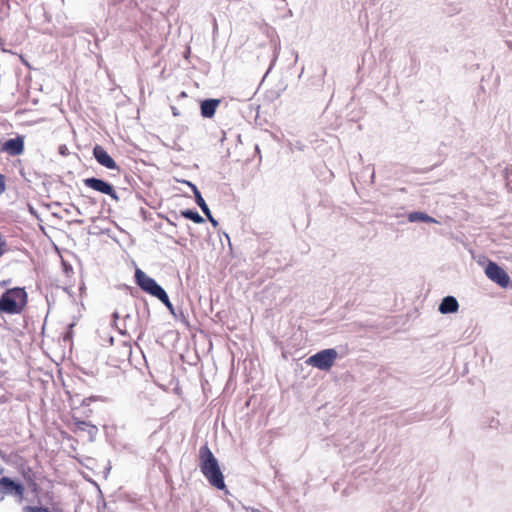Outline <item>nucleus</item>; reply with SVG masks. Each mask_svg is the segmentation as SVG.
<instances>
[{
	"label": "nucleus",
	"mask_w": 512,
	"mask_h": 512,
	"mask_svg": "<svg viewBox=\"0 0 512 512\" xmlns=\"http://www.w3.org/2000/svg\"><path fill=\"white\" fill-rule=\"evenodd\" d=\"M186 227H187L188 230L191 229L190 225H188V224H186Z\"/></svg>",
	"instance_id": "61"
},
{
	"label": "nucleus",
	"mask_w": 512,
	"mask_h": 512,
	"mask_svg": "<svg viewBox=\"0 0 512 512\" xmlns=\"http://www.w3.org/2000/svg\"><path fill=\"white\" fill-rule=\"evenodd\" d=\"M71 223L77 224V225H82L84 223V220L83 219H75Z\"/></svg>",
	"instance_id": "42"
},
{
	"label": "nucleus",
	"mask_w": 512,
	"mask_h": 512,
	"mask_svg": "<svg viewBox=\"0 0 512 512\" xmlns=\"http://www.w3.org/2000/svg\"><path fill=\"white\" fill-rule=\"evenodd\" d=\"M118 332L122 335V336H127L128 333H127V330L126 329H121V328H118L116 327Z\"/></svg>",
	"instance_id": "41"
},
{
	"label": "nucleus",
	"mask_w": 512,
	"mask_h": 512,
	"mask_svg": "<svg viewBox=\"0 0 512 512\" xmlns=\"http://www.w3.org/2000/svg\"><path fill=\"white\" fill-rule=\"evenodd\" d=\"M83 184L96 192L108 195L116 202L120 200L115 187L105 179L92 176L83 179Z\"/></svg>",
	"instance_id": "7"
},
{
	"label": "nucleus",
	"mask_w": 512,
	"mask_h": 512,
	"mask_svg": "<svg viewBox=\"0 0 512 512\" xmlns=\"http://www.w3.org/2000/svg\"><path fill=\"white\" fill-rule=\"evenodd\" d=\"M83 290H85V286H84V285H82V286L80 287V291H83Z\"/></svg>",
	"instance_id": "59"
},
{
	"label": "nucleus",
	"mask_w": 512,
	"mask_h": 512,
	"mask_svg": "<svg viewBox=\"0 0 512 512\" xmlns=\"http://www.w3.org/2000/svg\"><path fill=\"white\" fill-rule=\"evenodd\" d=\"M187 97V93L185 91H181L178 95V99L180 98H186Z\"/></svg>",
	"instance_id": "44"
},
{
	"label": "nucleus",
	"mask_w": 512,
	"mask_h": 512,
	"mask_svg": "<svg viewBox=\"0 0 512 512\" xmlns=\"http://www.w3.org/2000/svg\"><path fill=\"white\" fill-rule=\"evenodd\" d=\"M171 111H172L173 116H175V117L180 115L179 110L175 106H171Z\"/></svg>",
	"instance_id": "38"
},
{
	"label": "nucleus",
	"mask_w": 512,
	"mask_h": 512,
	"mask_svg": "<svg viewBox=\"0 0 512 512\" xmlns=\"http://www.w3.org/2000/svg\"><path fill=\"white\" fill-rule=\"evenodd\" d=\"M4 497H5V495H3V494L0 495V502L3 501Z\"/></svg>",
	"instance_id": "57"
},
{
	"label": "nucleus",
	"mask_w": 512,
	"mask_h": 512,
	"mask_svg": "<svg viewBox=\"0 0 512 512\" xmlns=\"http://www.w3.org/2000/svg\"><path fill=\"white\" fill-rule=\"evenodd\" d=\"M24 477L26 478V480H27V482H28V485H29L30 487H32V490H33V491H37V490H38V488H39L38 484H37V483H36L32 478H30V477L28 478V477L26 476V473H24Z\"/></svg>",
	"instance_id": "28"
},
{
	"label": "nucleus",
	"mask_w": 512,
	"mask_h": 512,
	"mask_svg": "<svg viewBox=\"0 0 512 512\" xmlns=\"http://www.w3.org/2000/svg\"><path fill=\"white\" fill-rule=\"evenodd\" d=\"M189 188L191 189L193 195H194V198L201 195V192L200 190L198 189V187L192 182L189 184Z\"/></svg>",
	"instance_id": "32"
},
{
	"label": "nucleus",
	"mask_w": 512,
	"mask_h": 512,
	"mask_svg": "<svg viewBox=\"0 0 512 512\" xmlns=\"http://www.w3.org/2000/svg\"><path fill=\"white\" fill-rule=\"evenodd\" d=\"M110 470H111V466H110V465H109L108 467H106V468H105V470H104V472H103V473H104V477H105V478H107V476H108V474H109Z\"/></svg>",
	"instance_id": "43"
},
{
	"label": "nucleus",
	"mask_w": 512,
	"mask_h": 512,
	"mask_svg": "<svg viewBox=\"0 0 512 512\" xmlns=\"http://www.w3.org/2000/svg\"><path fill=\"white\" fill-rule=\"evenodd\" d=\"M8 243L5 236L0 232V258L8 252Z\"/></svg>",
	"instance_id": "20"
},
{
	"label": "nucleus",
	"mask_w": 512,
	"mask_h": 512,
	"mask_svg": "<svg viewBox=\"0 0 512 512\" xmlns=\"http://www.w3.org/2000/svg\"><path fill=\"white\" fill-rule=\"evenodd\" d=\"M158 217L162 218V219H165L166 216H164L163 214L159 213L158 214Z\"/></svg>",
	"instance_id": "54"
},
{
	"label": "nucleus",
	"mask_w": 512,
	"mask_h": 512,
	"mask_svg": "<svg viewBox=\"0 0 512 512\" xmlns=\"http://www.w3.org/2000/svg\"><path fill=\"white\" fill-rule=\"evenodd\" d=\"M79 395H76L75 398H71V409L73 411L81 409V417L89 418L93 414V410L90 408L92 402L97 400H104L102 396L91 395L89 397L78 399Z\"/></svg>",
	"instance_id": "8"
},
{
	"label": "nucleus",
	"mask_w": 512,
	"mask_h": 512,
	"mask_svg": "<svg viewBox=\"0 0 512 512\" xmlns=\"http://www.w3.org/2000/svg\"><path fill=\"white\" fill-rule=\"evenodd\" d=\"M0 457H4V453L2 452L1 449H0Z\"/></svg>",
	"instance_id": "60"
},
{
	"label": "nucleus",
	"mask_w": 512,
	"mask_h": 512,
	"mask_svg": "<svg viewBox=\"0 0 512 512\" xmlns=\"http://www.w3.org/2000/svg\"><path fill=\"white\" fill-rule=\"evenodd\" d=\"M25 486L23 482L14 477L2 476L0 478V494L13 496L17 502L21 503L24 499Z\"/></svg>",
	"instance_id": "5"
},
{
	"label": "nucleus",
	"mask_w": 512,
	"mask_h": 512,
	"mask_svg": "<svg viewBox=\"0 0 512 512\" xmlns=\"http://www.w3.org/2000/svg\"><path fill=\"white\" fill-rule=\"evenodd\" d=\"M407 219L411 223H438V221L423 211H412L408 213Z\"/></svg>",
	"instance_id": "15"
},
{
	"label": "nucleus",
	"mask_w": 512,
	"mask_h": 512,
	"mask_svg": "<svg viewBox=\"0 0 512 512\" xmlns=\"http://www.w3.org/2000/svg\"><path fill=\"white\" fill-rule=\"evenodd\" d=\"M281 1H282V3H284V4H285V2H286L285 0H281Z\"/></svg>",
	"instance_id": "63"
},
{
	"label": "nucleus",
	"mask_w": 512,
	"mask_h": 512,
	"mask_svg": "<svg viewBox=\"0 0 512 512\" xmlns=\"http://www.w3.org/2000/svg\"><path fill=\"white\" fill-rule=\"evenodd\" d=\"M137 328L139 329L140 333H139V337L140 338L144 332H145V328L142 326L141 322H140V312H137Z\"/></svg>",
	"instance_id": "30"
},
{
	"label": "nucleus",
	"mask_w": 512,
	"mask_h": 512,
	"mask_svg": "<svg viewBox=\"0 0 512 512\" xmlns=\"http://www.w3.org/2000/svg\"><path fill=\"white\" fill-rule=\"evenodd\" d=\"M131 179H133L131 176H128V175H126V176H125V180H126L129 184H131Z\"/></svg>",
	"instance_id": "47"
},
{
	"label": "nucleus",
	"mask_w": 512,
	"mask_h": 512,
	"mask_svg": "<svg viewBox=\"0 0 512 512\" xmlns=\"http://www.w3.org/2000/svg\"><path fill=\"white\" fill-rule=\"evenodd\" d=\"M22 512H52L48 507L43 505H25Z\"/></svg>",
	"instance_id": "17"
},
{
	"label": "nucleus",
	"mask_w": 512,
	"mask_h": 512,
	"mask_svg": "<svg viewBox=\"0 0 512 512\" xmlns=\"http://www.w3.org/2000/svg\"><path fill=\"white\" fill-rule=\"evenodd\" d=\"M69 207L75 209V211L77 212L78 215H82V211L79 209V207H77L75 204L73 203H70L69 204Z\"/></svg>",
	"instance_id": "37"
},
{
	"label": "nucleus",
	"mask_w": 512,
	"mask_h": 512,
	"mask_svg": "<svg viewBox=\"0 0 512 512\" xmlns=\"http://www.w3.org/2000/svg\"><path fill=\"white\" fill-rule=\"evenodd\" d=\"M504 176H505V179L507 181V186L510 185V182L512 181L511 180V177H512V165H508L505 170H504Z\"/></svg>",
	"instance_id": "23"
},
{
	"label": "nucleus",
	"mask_w": 512,
	"mask_h": 512,
	"mask_svg": "<svg viewBox=\"0 0 512 512\" xmlns=\"http://www.w3.org/2000/svg\"><path fill=\"white\" fill-rule=\"evenodd\" d=\"M205 216H206L207 220L211 223V225H212L215 229H217V228H218V226H219V222H218V220H216V219L213 217L212 213L210 212V213H208V215H205Z\"/></svg>",
	"instance_id": "27"
},
{
	"label": "nucleus",
	"mask_w": 512,
	"mask_h": 512,
	"mask_svg": "<svg viewBox=\"0 0 512 512\" xmlns=\"http://www.w3.org/2000/svg\"><path fill=\"white\" fill-rule=\"evenodd\" d=\"M64 291L67 292L68 294H70V289L68 287H65Z\"/></svg>",
	"instance_id": "53"
},
{
	"label": "nucleus",
	"mask_w": 512,
	"mask_h": 512,
	"mask_svg": "<svg viewBox=\"0 0 512 512\" xmlns=\"http://www.w3.org/2000/svg\"><path fill=\"white\" fill-rule=\"evenodd\" d=\"M251 512H262L260 509L257 508H251Z\"/></svg>",
	"instance_id": "50"
},
{
	"label": "nucleus",
	"mask_w": 512,
	"mask_h": 512,
	"mask_svg": "<svg viewBox=\"0 0 512 512\" xmlns=\"http://www.w3.org/2000/svg\"><path fill=\"white\" fill-rule=\"evenodd\" d=\"M61 265H62V270L66 275H69L70 273L73 272V267L69 262L62 260Z\"/></svg>",
	"instance_id": "22"
},
{
	"label": "nucleus",
	"mask_w": 512,
	"mask_h": 512,
	"mask_svg": "<svg viewBox=\"0 0 512 512\" xmlns=\"http://www.w3.org/2000/svg\"><path fill=\"white\" fill-rule=\"evenodd\" d=\"M500 425V422L498 419H495V418H492L490 423H489V427L492 428V429H498Z\"/></svg>",
	"instance_id": "33"
},
{
	"label": "nucleus",
	"mask_w": 512,
	"mask_h": 512,
	"mask_svg": "<svg viewBox=\"0 0 512 512\" xmlns=\"http://www.w3.org/2000/svg\"><path fill=\"white\" fill-rule=\"evenodd\" d=\"M72 421L75 426L72 429L74 433L86 432L88 434L89 442H94L96 440L98 434V428L96 425L92 424L90 421L77 417L75 414L72 415Z\"/></svg>",
	"instance_id": "10"
},
{
	"label": "nucleus",
	"mask_w": 512,
	"mask_h": 512,
	"mask_svg": "<svg viewBox=\"0 0 512 512\" xmlns=\"http://www.w3.org/2000/svg\"><path fill=\"white\" fill-rule=\"evenodd\" d=\"M170 214H171L172 218L165 217V220L167 221V223L169 225H171L173 227H176V223H175V221L173 219L177 220L179 218V215L175 211H172Z\"/></svg>",
	"instance_id": "24"
},
{
	"label": "nucleus",
	"mask_w": 512,
	"mask_h": 512,
	"mask_svg": "<svg viewBox=\"0 0 512 512\" xmlns=\"http://www.w3.org/2000/svg\"><path fill=\"white\" fill-rule=\"evenodd\" d=\"M43 15L45 17V20L47 22H50L51 21V15H49L44 9H43Z\"/></svg>",
	"instance_id": "40"
},
{
	"label": "nucleus",
	"mask_w": 512,
	"mask_h": 512,
	"mask_svg": "<svg viewBox=\"0 0 512 512\" xmlns=\"http://www.w3.org/2000/svg\"><path fill=\"white\" fill-rule=\"evenodd\" d=\"M130 319H131V315H130V314H126V315L124 316V320H125V321H126V320H130Z\"/></svg>",
	"instance_id": "49"
},
{
	"label": "nucleus",
	"mask_w": 512,
	"mask_h": 512,
	"mask_svg": "<svg viewBox=\"0 0 512 512\" xmlns=\"http://www.w3.org/2000/svg\"><path fill=\"white\" fill-rule=\"evenodd\" d=\"M195 203L199 206V208L201 209V211L203 212L204 215H208V213L211 212L209 206L207 205L206 201L204 200L202 194L195 197Z\"/></svg>",
	"instance_id": "18"
},
{
	"label": "nucleus",
	"mask_w": 512,
	"mask_h": 512,
	"mask_svg": "<svg viewBox=\"0 0 512 512\" xmlns=\"http://www.w3.org/2000/svg\"><path fill=\"white\" fill-rule=\"evenodd\" d=\"M125 288L130 292V294H131L133 297H136V296H137L138 291H137L134 287H131V286L125 285Z\"/></svg>",
	"instance_id": "34"
},
{
	"label": "nucleus",
	"mask_w": 512,
	"mask_h": 512,
	"mask_svg": "<svg viewBox=\"0 0 512 512\" xmlns=\"http://www.w3.org/2000/svg\"><path fill=\"white\" fill-rule=\"evenodd\" d=\"M11 283H12V279H11V278L1 280V281H0V287H7V286H9Z\"/></svg>",
	"instance_id": "35"
},
{
	"label": "nucleus",
	"mask_w": 512,
	"mask_h": 512,
	"mask_svg": "<svg viewBox=\"0 0 512 512\" xmlns=\"http://www.w3.org/2000/svg\"><path fill=\"white\" fill-rule=\"evenodd\" d=\"M189 188L191 189L193 195H194V198L201 195V192L200 190L198 189V187L192 182L189 184Z\"/></svg>",
	"instance_id": "31"
},
{
	"label": "nucleus",
	"mask_w": 512,
	"mask_h": 512,
	"mask_svg": "<svg viewBox=\"0 0 512 512\" xmlns=\"http://www.w3.org/2000/svg\"><path fill=\"white\" fill-rule=\"evenodd\" d=\"M223 234H224V236L227 238V240L230 242L229 235H228L227 233H225V232H224Z\"/></svg>",
	"instance_id": "52"
},
{
	"label": "nucleus",
	"mask_w": 512,
	"mask_h": 512,
	"mask_svg": "<svg viewBox=\"0 0 512 512\" xmlns=\"http://www.w3.org/2000/svg\"><path fill=\"white\" fill-rule=\"evenodd\" d=\"M109 342H110V344L112 345V344H113V342H114V338H113V337H110Z\"/></svg>",
	"instance_id": "55"
},
{
	"label": "nucleus",
	"mask_w": 512,
	"mask_h": 512,
	"mask_svg": "<svg viewBox=\"0 0 512 512\" xmlns=\"http://www.w3.org/2000/svg\"><path fill=\"white\" fill-rule=\"evenodd\" d=\"M120 318V315L117 311H114L112 314H111V319H112V327H117V321L119 320Z\"/></svg>",
	"instance_id": "29"
},
{
	"label": "nucleus",
	"mask_w": 512,
	"mask_h": 512,
	"mask_svg": "<svg viewBox=\"0 0 512 512\" xmlns=\"http://www.w3.org/2000/svg\"><path fill=\"white\" fill-rule=\"evenodd\" d=\"M85 197L87 198L89 204L95 205L97 203V201L94 197H91V196H85Z\"/></svg>",
	"instance_id": "39"
},
{
	"label": "nucleus",
	"mask_w": 512,
	"mask_h": 512,
	"mask_svg": "<svg viewBox=\"0 0 512 512\" xmlns=\"http://www.w3.org/2000/svg\"><path fill=\"white\" fill-rule=\"evenodd\" d=\"M102 206H106V200L105 199H103V201H102Z\"/></svg>",
	"instance_id": "58"
},
{
	"label": "nucleus",
	"mask_w": 512,
	"mask_h": 512,
	"mask_svg": "<svg viewBox=\"0 0 512 512\" xmlns=\"http://www.w3.org/2000/svg\"><path fill=\"white\" fill-rule=\"evenodd\" d=\"M92 154L99 165L110 170L120 171L119 165L103 146L96 144L92 149Z\"/></svg>",
	"instance_id": "9"
},
{
	"label": "nucleus",
	"mask_w": 512,
	"mask_h": 512,
	"mask_svg": "<svg viewBox=\"0 0 512 512\" xmlns=\"http://www.w3.org/2000/svg\"><path fill=\"white\" fill-rule=\"evenodd\" d=\"M24 149V136L21 135L5 140L0 147L1 152H5L10 156H19L23 154Z\"/></svg>",
	"instance_id": "11"
},
{
	"label": "nucleus",
	"mask_w": 512,
	"mask_h": 512,
	"mask_svg": "<svg viewBox=\"0 0 512 512\" xmlns=\"http://www.w3.org/2000/svg\"><path fill=\"white\" fill-rule=\"evenodd\" d=\"M198 459L200 471L209 484L218 490L224 491L225 494H229L219 461L207 443L200 447Z\"/></svg>",
	"instance_id": "1"
},
{
	"label": "nucleus",
	"mask_w": 512,
	"mask_h": 512,
	"mask_svg": "<svg viewBox=\"0 0 512 512\" xmlns=\"http://www.w3.org/2000/svg\"><path fill=\"white\" fill-rule=\"evenodd\" d=\"M337 357L338 352L335 348H327L309 356L305 363L321 371H329L334 365Z\"/></svg>",
	"instance_id": "4"
},
{
	"label": "nucleus",
	"mask_w": 512,
	"mask_h": 512,
	"mask_svg": "<svg viewBox=\"0 0 512 512\" xmlns=\"http://www.w3.org/2000/svg\"><path fill=\"white\" fill-rule=\"evenodd\" d=\"M75 326V323L72 322L70 324H68L67 328H66V331L63 333V341L64 342H69L72 340L73 338V328Z\"/></svg>",
	"instance_id": "19"
},
{
	"label": "nucleus",
	"mask_w": 512,
	"mask_h": 512,
	"mask_svg": "<svg viewBox=\"0 0 512 512\" xmlns=\"http://www.w3.org/2000/svg\"><path fill=\"white\" fill-rule=\"evenodd\" d=\"M180 216L191 220L192 222L196 224H202L205 222V219L203 216L199 214V212L195 208H187L180 211Z\"/></svg>",
	"instance_id": "16"
},
{
	"label": "nucleus",
	"mask_w": 512,
	"mask_h": 512,
	"mask_svg": "<svg viewBox=\"0 0 512 512\" xmlns=\"http://www.w3.org/2000/svg\"><path fill=\"white\" fill-rule=\"evenodd\" d=\"M134 282L144 293L149 294L158 300L166 298L164 296L167 294L166 290L154 278L146 274L139 267L135 268Z\"/></svg>",
	"instance_id": "3"
},
{
	"label": "nucleus",
	"mask_w": 512,
	"mask_h": 512,
	"mask_svg": "<svg viewBox=\"0 0 512 512\" xmlns=\"http://www.w3.org/2000/svg\"><path fill=\"white\" fill-rule=\"evenodd\" d=\"M486 276L504 289H512V281L509 274L498 263L488 260L485 267Z\"/></svg>",
	"instance_id": "6"
},
{
	"label": "nucleus",
	"mask_w": 512,
	"mask_h": 512,
	"mask_svg": "<svg viewBox=\"0 0 512 512\" xmlns=\"http://www.w3.org/2000/svg\"><path fill=\"white\" fill-rule=\"evenodd\" d=\"M178 181H179V182H181V183H183V184H185V185H186V186H188V187H189V184H190V183H192L191 181H189V180H185V179H183V180H178Z\"/></svg>",
	"instance_id": "45"
},
{
	"label": "nucleus",
	"mask_w": 512,
	"mask_h": 512,
	"mask_svg": "<svg viewBox=\"0 0 512 512\" xmlns=\"http://www.w3.org/2000/svg\"><path fill=\"white\" fill-rule=\"evenodd\" d=\"M458 309V300L456 299V297L452 295H447L443 297L438 306V311L443 315L456 313Z\"/></svg>",
	"instance_id": "13"
},
{
	"label": "nucleus",
	"mask_w": 512,
	"mask_h": 512,
	"mask_svg": "<svg viewBox=\"0 0 512 512\" xmlns=\"http://www.w3.org/2000/svg\"><path fill=\"white\" fill-rule=\"evenodd\" d=\"M221 103L222 99L220 98L200 99L199 108L201 117L204 119H212Z\"/></svg>",
	"instance_id": "12"
},
{
	"label": "nucleus",
	"mask_w": 512,
	"mask_h": 512,
	"mask_svg": "<svg viewBox=\"0 0 512 512\" xmlns=\"http://www.w3.org/2000/svg\"><path fill=\"white\" fill-rule=\"evenodd\" d=\"M58 153L61 156L66 157V156H68L70 154V151H69V149H68L66 144H61L58 147Z\"/></svg>",
	"instance_id": "26"
},
{
	"label": "nucleus",
	"mask_w": 512,
	"mask_h": 512,
	"mask_svg": "<svg viewBox=\"0 0 512 512\" xmlns=\"http://www.w3.org/2000/svg\"><path fill=\"white\" fill-rule=\"evenodd\" d=\"M64 213H65L66 215H70V214H71V209H70V208H65V209H64Z\"/></svg>",
	"instance_id": "48"
},
{
	"label": "nucleus",
	"mask_w": 512,
	"mask_h": 512,
	"mask_svg": "<svg viewBox=\"0 0 512 512\" xmlns=\"http://www.w3.org/2000/svg\"><path fill=\"white\" fill-rule=\"evenodd\" d=\"M140 301L143 303V316L146 318V321L150 318V308L147 300L144 297L140 298Z\"/></svg>",
	"instance_id": "21"
},
{
	"label": "nucleus",
	"mask_w": 512,
	"mask_h": 512,
	"mask_svg": "<svg viewBox=\"0 0 512 512\" xmlns=\"http://www.w3.org/2000/svg\"><path fill=\"white\" fill-rule=\"evenodd\" d=\"M6 177L0 172V196L6 191Z\"/></svg>",
	"instance_id": "25"
},
{
	"label": "nucleus",
	"mask_w": 512,
	"mask_h": 512,
	"mask_svg": "<svg viewBox=\"0 0 512 512\" xmlns=\"http://www.w3.org/2000/svg\"><path fill=\"white\" fill-rule=\"evenodd\" d=\"M30 212H31L32 214H36V210H35L32 206H30Z\"/></svg>",
	"instance_id": "51"
},
{
	"label": "nucleus",
	"mask_w": 512,
	"mask_h": 512,
	"mask_svg": "<svg viewBox=\"0 0 512 512\" xmlns=\"http://www.w3.org/2000/svg\"><path fill=\"white\" fill-rule=\"evenodd\" d=\"M165 299H160L159 301L168 309L169 313L176 319L180 320L182 323H184L186 326L189 325V321L187 319V316L185 315L182 308L176 309L172 302L170 301V298L168 294L164 295Z\"/></svg>",
	"instance_id": "14"
},
{
	"label": "nucleus",
	"mask_w": 512,
	"mask_h": 512,
	"mask_svg": "<svg viewBox=\"0 0 512 512\" xmlns=\"http://www.w3.org/2000/svg\"><path fill=\"white\" fill-rule=\"evenodd\" d=\"M27 304L28 293L25 287L7 288L0 295V314L19 315Z\"/></svg>",
	"instance_id": "2"
},
{
	"label": "nucleus",
	"mask_w": 512,
	"mask_h": 512,
	"mask_svg": "<svg viewBox=\"0 0 512 512\" xmlns=\"http://www.w3.org/2000/svg\"><path fill=\"white\" fill-rule=\"evenodd\" d=\"M137 198H139L140 200H143L146 203V201L139 194H137Z\"/></svg>",
	"instance_id": "56"
},
{
	"label": "nucleus",
	"mask_w": 512,
	"mask_h": 512,
	"mask_svg": "<svg viewBox=\"0 0 512 512\" xmlns=\"http://www.w3.org/2000/svg\"><path fill=\"white\" fill-rule=\"evenodd\" d=\"M2 472H3V468L0 467V475L2 474Z\"/></svg>",
	"instance_id": "62"
},
{
	"label": "nucleus",
	"mask_w": 512,
	"mask_h": 512,
	"mask_svg": "<svg viewBox=\"0 0 512 512\" xmlns=\"http://www.w3.org/2000/svg\"><path fill=\"white\" fill-rule=\"evenodd\" d=\"M141 217L143 218V220H147L148 219V211L144 208H140V211H139Z\"/></svg>",
	"instance_id": "36"
},
{
	"label": "nucleus",
	"mask_w": 512,
	"mask_h": 512,
	"mask_svg": "<svg viewBox=\"0 0 512 512\" xmlns=\"http://www.w3.org/2000/svg\"><path fill=\"white\" fill-rule=\"evenodd\" d=\"M255 153L259 155V157L261 158V155H260V147L259 145H255Z\"/></svg>",
	"instance_id": "46"
}]
</instances>
